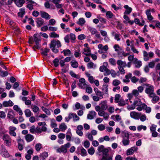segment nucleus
<instances>
[{"label": "nucleus", "mask_w": 160, "mask_h": 160, "mask_svg": "<svg viewBox=\"0 0 160 160\" xmlns=\"http://www.w3.org/2000/svg\"><path fill=\"white\" fill-rule=\"evenodd\" d=\"M121 133L122 138V142L123 145L124 146L128 145L130 143L129 134L126 131H122Z\"/></svg>", "instance_id": "obj_1"}, {"label": "nucleus", "mask_w": 160, "mask_h": 160, "mask_svg": "<svg viewBox=\"0 0 160 160\" xmlns=\"http://www.w3.org/2000/svg\"><path fill=\"white\" fill-rule=\"evenodd\" d=\"M109 150V148H105L102 152V157L101 160H112V155L108 154Z\"/></svg>", "instance_id": "obj_2"}, {"label": "nucleus", "mask_w": 160, "mask_h": 160, "mask_svg": "<svg viewBox=\"0 0 160 160\" xmlns=\"http://www.w3.org/2000/svg\"><path fill=\"white\" fill-rule=\"evenodd\" d=\"M33 40L35 42L36 45L33 47L32 48L34 51L35 49H39L40 48L39 46V42L41 41L40 36L37 34H35L33 35Z\"/></svg>", "instance_id": "obj_3"}, {"label": "nucleus", "mask_w": 160, "mask_h": 160, "mask_svg": "<svg viewBox=\"0 0 160 160\" xmlns=\"http://www.w3.org/2000/svg\"><path fill=\"white\" fill-rule=\"evenodd\" d=\"M142 104L140 99L137 98L135 100L133 104L128 106L127 108L129 110H133L135 108L136 106H141V105H142Z\"/></svg>", "instance_id": "obj_4"}, {"label": "nucleus", "mask_w": 160, "mask_h": 160, "mask_svg": "<svg viewBox=\"0 0 160 160\" xmlns=\"http://www.w3.org/2000/svg\"><path fill=\"white\" fill-rule=\"evenodd\" d=\"M0 154L5 158H8L9 157V153L3 145H1V146Z\"/></svg>", "instance_id": "obj_5"}, {"label": "nucleus", "mask_w": 160, "mask_h": 160, "mask_svg": "<svg viewBox=\"0 0 160 160\" xmlns=\"http://www.w3.org/2000/svg\"><path fill=\"white\" fill-rule=\"evenodd\" d=\"M30 147L28 146L26 148V149L27 150V153L25 154V158L27 160H30L31 158V155L33 153V149L30 148H30Z\"/></svg>", "instance_id": "obj_6"}, {"label": "nucleus", "mask_w": 160, "mask_h": 160, "mask_svg": "<svg viewBox=\"0 0 160 160\" xmlns=\"http://www.w3.org/2000/svg\"><path fill=\"white\" fill-rule=\"evenodd\" d=\"M2 139L6 146H9L11 145V139L8 135H4L2 137Z\"/></svg>", "instance_id": "obj_7"}, {"label": "nucleus", "mask_w": 160, "mask_h": 160, "mask_svg": "<svg viewBox=\"0 0 160 160\" xmlns=\"http://www.w3.org/2000/svg\"><path fill=\"white\" fill-rule=\"evenodd\" d=\"M145 92L148 94L150 97H153L154 95V87L152 85H150L145 90Z\"/></svg>", "instance_id": "obj_8"}, {"label": "nucleus", "mask_w": 160, "mask_h": 160, "mask_svg": "<svg viewBox=\"0 0 160 160\" xmlns=\"http://www.w3.org/2000/svg\"><path fill=\"white\" fill-rule=\"evenodd\" d=\"M61 44L59 40L56 41L53 40L51 41L50 44V48H52V47H56L57 48H59L61 47Z\"/></svg>", "instance_id": "obj_9"}, {"label": "nucleus", "mask_w": 160, "mask_h": 160, "mask_svg": "<svg viewBox=\"0 0 160 160\" xmlns=\"http://www.w3.org/2000/svg\"><path fill=\"white\" fill-rule=\"evenodd\" d=\"M88 29L91 34L92 35H95L96 37L97 38H99L101 37L100 34L99 33L96 28H93L89 27Z\"/></svg>", "instance_id": "obj_10"}, {"label": "nucleus", "mask_w": 160, "mask_h": 160, "mask_svg": "<svg viewBox=\"0 0 160 160\" xmlns=\"http://www.w3.org/2000/svg\"><path fill=\"white\" fill-rule=\"evenodd\" d=\"M28 3L27 5V7L29 9L30 11L33 9V6H35L37 4L36 3L32 0H27Z\"/></svg>", "instance_id": "obj_11"}, {"label": "nucleus", "mask_w": 160, "mask_h": 160, "mask_svg": "<svg viewBox=\"0 0 160 160\" xmlns=\"http://www.w3.org/2000/svg\"><path fill=\"white\" fill-rule=\"evenodd\" d=\"M105 110H101L98 113V115L101 117H103L104 119L107 120L109 117V115L107 112H106L104 111Z\"/></svg>", "instance_id": "obj_12"}, {"label": "nucleus", "mask_w": 160, "mask_h": 160, "mask_svg": "<svg viewBox=\"0 0 160 160\" xmlns=\"http://www.w3.org/2000/svg\"><path fill=\"white\" fill-rule=\"evenodd\" d=\"M141 114V113H138L136 112H132L130 114L131 117L136 120H139Z\"/></svg>", "instance_id": "obj_13"}, {"label": "nucleus", "mask_w": 160, "mask_h": 160, "mask_svg": "<svg viewBox=\"0 0 160 160\" xmlns=\"http://www.w3.org/2000/svg\"><path fill=\"white\" fill-rule=\"evenodd\" d=\"M54 148L56 150V152L58 153H66L67 151V149H66L63 145L61 146L60 148H58L57 147H54Z\"/></svg>", "instance_id": "obj_14"}, {"label": "nucleus", "mask_w": 160, "mask_h": 160, "mask_svg": "<svg viewBox=\"0 0 160 160\" xmlns=\"http://www.w3.org/2000/svg\"><path fill=\"white\" fill-rule=\"evenodd\" d=\"M97 113L94 111H89L87 116L88 119L92 120L93 119L96 117Z\"/></svg>", "instance_id": "obj_15"}, {"label": "nucleus", "mask_w": 160, "mask_h": 160, "mask_svg": "<svg viewBox=\"0 0 160 160\" xmlns=\"http://www.w3.org/2000/svg\"><path fill=\"white\" fill-rule=\"evenodd\" d=\"M79 81V83L78 84V85L81 88H84L87 85L85 83V80L84 78H81Z\"/></svg>", "instance_id": "obj_16"}, {"label": "nucleus", "mask_w": 160, "mask_h": 160, "mask_svg": "<svg viewBox=\"0 0 160 160\" xmlns=\"http://www.w3.org/2000/svg\"><path fill=\"white\" fill-rule=\"evenodd\" d=\"M40 13L41 16L42 18L48 20L50 19L51 18L50 15L45 12L41 11L40 12Z\"/></svg>", "instance_id": "obj_17"}, {"label": "nucleus", "mask_w": 160, "mask_h": 160, "mask_svg": "<svg viewBox=\"0 0 160 160\" xmlns=\"http://www.w3.org/2000/svg\"><path fill=\"white\" fill-rule=\"evenodd\" d=\"M9 134L14 137H15L16 135V133L15 132V131L16 130V128L14 127L10 126L9 128Z\"/></svg>", "instance_id": "obj_18"}, {"label": "nucleus", "mask_w": 160, "mask_h": 160, "mask_svg": "<svg viewBox=\"0 0 160 160\" xmlns=\"http://www.w3.org/2000/svg\"><path fill=\"white\" fill-rule=\"evenodd\" d=\"M100 105L102 110H106L108 108V106L106 101H102Z\"/></svg>", "instance_id": "obj_19"}, {"label": "nucleus", "mask_w": 160, "mask_h": 160, "mask_svg": "<svg viewBox=\"0 0 160 160\" xmlns=\"http://www.w3.org/2000/svg\"><path fill=\"white\" fill-rule=\"evenodd\" d=\"M2 104L4 107H11L13 106L14 104L13 102L10 100L8 101H4L2 102Z\"/></svg>", "instance_id": "obj_20"}, {"label": "nucleus", "mask_w": 160, "mask_h": 160, "mask_svg": "<svg viewBox=\"0 0 160 160\" xmlns=\"http://www.w3.org/2000/svg\"><path fill=\"white\" fill-rule=\"evenodd\" d=\"M124 8L126 10L124 12V14L128 15L130 14L132 12V9L131 8L129 7L128 5H126L124 6Z\"/></svg>", "instance_id": "obj_21"}, {"label": "nucleus", "mask_w": 160, "mask_h": 160, "mask_svg": "<svg viewBox=\"0 0 160 160\" xmlns=\"http://www.w3.org/2000/svg\"><path fill=\"white\" fill-rule=\"evenodd\" d=\"M72 134L71 130L69 128L66 133V139L68 141H70L71 140Z\"/></svg>", "instance_id": "obj_22"}, {"label": "nucleus", "mask_w": 160, "mask_h": 160, "mask_svg": "<svg viewBox=\"0 0 160 160\" xmlns=\"http://www.w3.org/2000/svg\"><path fill=\"white\" fill-rule=\"evenodd\" d=\"M36 23L37 26L40 27L44 23V20L41 18H38L37 19Z\"/></svg>", "instance_id": "obj_23"}, {"label": "nucleus", "mask_w": 160, "mask_h": 160, "mask_svg": "<svg viewBox=\"0 0 160 160\" xmlns=\"http://www.w3.org/2000/svg\"><path fill=\"white\" fill-rule=\"evenodd\" d=\"M108 85L106 84H103L102 88V93L106 94H108Z\"/></svg>", "instance_id": "obj_24"}, {"label": "nucleus", "mask_w": 160, "mask_h": 160, "mask_svg": "<svg viewBox=\"0 0 160 160\" xmlns=\"http://www.w3.org/2000/svg\"><path fill=\"white\" fill-rule=\"evenodd\" d=\"M13 109L18 112L20 115L22 116L23 113L21 108L17 105H15L13 107Z\"/></svg>", "instance_id": "obj_25"}, {"label": "nucleus", "mask_w": 160, "mask_h": 160, "mask_svg": "<svg viewBox=\"0 0 160 160\" xmlns=\"http://www.w3.org/2000/svg\"><path fill=\"white\" fill-rule=\"evenodd\" d=\"M94 91L97 96H99L100 97V98H103V93L101 92L100 91H99L97 88H94Z\"/></svg>", "instance_id": "obj_26"}, {"label": "nucleus", "mask_w": 160, "mask_h": 160, "mask_svg": "<svg viewBox=\"0 0 160 160\" xmlns=\"http://www.w3.org/2000/svg\"><path fill=\"white\" fill-rule=\"evenodd\" d=\"M25 138L27 142H30L34 139V137L31 134H28L25 136Z\"/></svg>", "instance_id": "obj_27"}, {"label": "nucleus", "mask_w": 160, "mask_h": 160, "mask_svg": "<svg viewBox=\"0 0 160 160\" xmlns=\"http://www.w3.org/2000/svg\"><path fill=\"white\" fill-rule=\"evenodd\" d=\"M150 10L148 9L146 11V14L147 16L148 19L149 21H151L153 19V18L151 15Z\"/></svg>", "instance_id": "obj_28"}, {"label": "nucleus", "mask_w": 160, "mask_h": 160, "mask_svg": "<svg viewBox=\"0 0 160 160\" xmlns=\"http://www.w3.org/2000/svg\"><path fill=\"white\" fill-rule=\"evenodd\" d=\"M111 118L113 119L115 121L118 122L120 121L122 119L120 116L118 114L112 116L111 117Z\"/></svg>", "instance_id": "obj_29"}, {"label": "nucleus", "mask_w": 160, "mask_h": 160, "mask_svg": "<svg viewBox=\"0 0 160 160\" xmlns=\"http://www.w3.org/2000/svg\"><path fill=\"white\" fill-rule=\"evenodd\" d=\"M117 64L119 66L125 67L127 66V64L125 62H123L121 60H118L117 61Z\"/></svg>", "instance_id": "obj_30"}, {"label": "nucleus", "mask_w": 160, "mask_h": 160, "mask_svg": "<svg viewBox=\"0 0 160 160\" xmlns=\"http://www.w3.org/2000/svg\"><path fill=\"white\" fill-rule=\"evenodd\" d=\"M25 1L23 0H18L16 1L15 4L18 7H22L25 3Z\"/></svg>", "instance_id": "obj_31"}, {"label": "nucleus", "mask_w": 160, "mask_h": 160, "mask_svg": "<svg viewBox=\"0 0 160 160\" xmlns=\"http://www.w3.org/2000/svg\"><path fill=\"white\" fill-rule=\"evenodd\" d=\"M25 13L24 8H21L20 9V12L18 13V17L22 18Z\"/></svg>", "instance_id": "obj_32"}, {"label": "nucleus", "mask_w": 160, "mask_h": 160, "mask_svg": "<svg viewBox=\"0 0 160 160\" xmlns=\"http://www.w3.org/2000/svg\"><path fill=\"white\" fill-rule=\"evenodd\" d=\"M87 67L88 69H95L96 68L97 65L96 64H94L93 62H91L88 63Z\"/></svg>", "instance_id": "obj_33"}, {"label": "nucleus", "mask_w": 160, "mask_h": 160, "mask_svg": "<svg viewBox=\"0 0 160 160\" xmlns=\"http://www.w3.org/2000/svg\"><path fill=\"white\" fill-rule=\"evenodd\" d=\"M83 51L82 53L84 54L87 56H89L91 55L90 50L89 48H85L83 50Z\"/></svg>", "instance_id": "obj_34"}, {"label": "nucleus", "mask_w": 160, "mask_h": 160, "mask_svg": "<svg viewBox=\"0 0 160 160\" xmlns=\"http://www.w3.org/2000/svg\"><path fill=\"white\" fill-rule=\"evenodd\" d=\"M61 53H63L65 56H70L71 54V52L69 49H65L61 52Z\"/></svg>", "instance_id": "obj_35"}, {"label": "nucleus", "mask_w": 160, "mask_h": 160, "mask_svg": "<svg viewBox=\"0 0 160 160\" xmlns=\"http://www.w3.org/2000/svg\"><path fill=\"white\" fill-rule=\"evenodd\" d=\"M15 114H14L13 112L12 111H10L8 112L7 117L10 119L12 118H14Z\"/></svg>", "instance_id": "obj_36"}, {"label": "nucleus", "mask_w": 160, "mask_h": 160, "mask_svg": "<svg viewBox=\"0 0 160 160\" xmlns=\"http://www.w3.org/2000/svg\"><path fill=\"white\" fill-rule=\"evenodd\" d=\"M59 128L61 131H64L67 128V126L64 123H62L61 124L59 127Z\"/></svg>", "instance_id": "obj_37"}, {"label": "nucleus", "mask_w": 160, "mask_h": 160, "mask_svg": "<svg viewBox=\"0 0 160 160\" xmlns=\"http://www.w3.org/2000/svg\"><path fill=\"white\" fill-rule=\"evenodd\" d=\"M41 50L42 51L41 54L44 56H47V53L50 51V49L47 48H45L44 49H42Z\"/></svg>", "instance_id": "obj_38"}, {"label": "nucleus", "mask_w": 160, "mask_h": 160, "mask_svg": "<svg viewBox=\"0 0 160 160\" xmlns=\"http://www.w3.org/2000/svg\"><path fill=\"white\" fill-rule=\"evenodd\" d=\"M146 107L147 105L143 103L142 104V105H141V106H138V107L136 108V109L138 111H141L142 110H144V109Z\"/></svg>", "instance_id": "obj_39"}, {"label": "nucleus", "mask_w": 160, "mask_h": 160, "mask_svg": "<svg viewBox=\"0 0 160 160\" xmlns=\"http://www.w3.org/2000/svg\"><path fill=\"white\" fill-rule=\"evenodd\" d=\"M24 112L25 115L27 117H30L32 115L31 111L29 109H27L25 110Z\"/></svg>", "instance_id": "obj_40"}, {"label": "nucleus", "mask_w": 160, "mask_h": 160, "mask_svg": "<svg viewBox=\"0 0 160 160\" xmlns=\"http://www.w3.org/2000/svg\"><path fill=\"white\" fill-rule=\"evenodd\" d=\"M118 105L119 106H123L125 105L126 104H128V103L126 102L124 100L122 99L118 101Z\"/></svg>", "instance_id": "obj_41"}, {"label": "nucleus", "mask_w": 160, "mask_h": 160, "mask_svg": "<svg viewBox=\"0 0 160 160\" xmlns=\"http://www.w3.org/2000/svg\"><path fill=\"white\" fill-rule=\"evenodd\" d=\"M41 108L47 115L48 116L51 115L50 111L48 109L45 108L43 106Z\"/></svg>", "instance_id": "obj_42"}, {"label": "nucleus", "mask_w": 160, "mask_h": 160, "mask_svg": "<svg viewBox=\"0 0 160 160\" xmlns=\"http://www.w3.org/2000/svg\"><path fill=\"white\" fill-rule=\"evenodd\" d=\"M143 54L144 60L145 61H148L149 60V57H148V53L146 51H143Z\"/></svg>", "instance_id": "obj_43"}, {"label": "nucleus", "mask_w": 160, "mask_h": 160, "mask_svg": "<svg viewBox=\"0 0 160 160\" xmlns=\"http://www.w3.org/2000/svg\"><path fill=\"white\" fill-rule=\"evenodd\" d=\"M121 82L118 79H114L113 81L112 84L115 86H118V85L120 84Z\"/></svg>", "instance_id": "obj_44"}, {"label": "nucleus", "mask_w": 160, "mask_h": 160, "mask_svg": "<svg viewBox=\"0 0 160 160\" xmlns=\"http://www.w3.org/2000/svg\"><path fill=\"white\" fill-rule=\"evenodd\" d=\"M152 98V103H156V102H158L159 99V97L157 96H155V94L154 95Z\"/></svg>", "instance_id": "obj_45"}, {"label": "nucleus", "mask_w": 160, "mask_h": 160, "mask_svg": "<svg viewBox=\"0 0 160 160\" xmlns=\"http://www.w3.org/2000/svg\"><path fill=\"white\" fill-rule=\"evenodd\" d=\"M85 22V21L83 18H80L79 21L77 22V23L82 26Z\"/></svg>", "instance_id": "obj_46"}, {"label": "nucleus", "mask_w": 160, "mask_h": 160, "mask_svg": "<svg viewBox=\"0 0 160 160\" xmlns=\"http://www.w3.org/2000/svg\"><path fill=\"white\" fill-rule=\"evenodd\" d=\"M71 66L74 68H77L78 67V63L76 61H71Z\"/></svg>", "instance_id": "obj_47"}, {"label": "nucleus", "mask_w": 160, "mask_h": 160, "mask_svg": "<svg viewBox=\"0 0 160 160\" xmlns=\"http://www.w3.org/2000/svg\"><path fill=\"white\" fill-rule=\"evenodd\" d=\"M48 156V153L45 152L41 154L40 157L42 158L43 160H44Z\"/></svg>", "instance_id": "obj_48"}, {"label": "nucleus", "mask_w": 160, "mask_h": 160, "mask_svg": "<svg viewBox=\"0 0 160 160\" xmlns=\"http://www.w3.org/2000/svg\"><path fill=\"white\" fill-rule=\"evenodd\" d=\"M134 22L135 23L139 25V26H142L144 25V21L143 20L142 22L143 23H140V20H139L137 18H135L134 19Z\"/></svg>", "instance_id": "obj_49"}, {"label": "nucleus", "mask_w": 160, "mask_h": 160, "mask_svg": "<svg viewBox=\"0 0 160 160\" xmlns=\"http://www.w3.org/2000/svg\"><path fill=\"white\" fill-rule=\"evenodd\" d=\"M42 148V145L40 143H37L35 146V148L37 151H39Z\"/></svg>", "instance_id": "obj_50"}, {"label": "nucleus", "mask_w": 160, "mask_h": 160, "mask_svg": "<svg viewBox=\"0 0 160 160\" xmlns=\"http://www.w3.org/2000/svg\"><path fill=\"white\" fill-rule=\"evenodd\" d=\"M88 152L89 154L90 155H92L95 152V150L93 147H92L88 150Z\"/></svg>", "instance_id": "obj_51"}, {"label": "nucleus", "mask_w": 160, "mask_h": 160, "mask_svg": "<svg viewBox=\"0 0 160 160\" xmlns=\"http://www.w3.org/2000/svg\"><path fill=\"white\" fill-rule=\"evenodd\" d=\"M114 16L111 11H108L106 13V16L108 18H111Z\"/></svg>", "instance_id": "obj_52"}, {"label": "nucleus", "mask_w": 160, "mask_h": 160, "mask_svg": "<svg viewBox=\"0 0 160 160\" xmlns=\"http://www.w3.org/2000/svg\"><path fill=\"white\" fill-rule=\"evenodd\" d=\"M50 37L53 38H58L59 35L57 34L55 32H52L50 33Z\"/></svg>", "instance_id": "obj_53"}, {"label": "nucleus", "mask_w": 160, "mask_h": 160, "mask_svg": "<svg viewBox=\"0 0 160 160\" xmlns=\"http://www.w3.org/2000/svg\"><path fill=\"white\" fill-rule=\"evenodd\" d=\"M59 62V59L57 58H55L53 61V63L54 66L57 67L58 66V62Z\"/></svg>", "instance_id": "obj_54"}, {"label": "nucleus", "mask_w": 160, "mask_h": 160, "mask_svg": "<svg viewBox=\"0 0 160 160\" xmlns=\"http://www.w3.org/2000/svg\"><path fill=\"white\" fill-rule=\"evenodd\" d=\"M120 97L121 95L119 94H117L115 95L114 102L115 103L118 102Z\"/></svg>", "instance_id": "obj_55"}, {"label": "nucleus", "mask_w": 160, "mask_h": 160, "mask_svg": "<svg viewBox=\"0 0 160 160\" xmlns=\"http://www.w3.org/2000/svg\"><path fill=\"white\" fill-rule=\"evenodd\" d=\"M105 148L104 146L101 145L98 146V150L99 152H102Z\"/></svg>", "instance_id": "obj_56"}, {"label": "nucleus", "mask_w": 160, "mask_h": 160, "mask_svg": "<svg viewBox=\"0 0 160 160\" xmlns=\"http://www.w3.org/2000/svg\"><path fill=\"white\" fill-rule=\"evenodd\" d=\"M32 111L34 113L38 112L39 110V108L36 105H34L32 108Z\"/></svg>", "instance_id": "obj_57"}, {"label": "nucleus", "mask_w": 160, "mask_h": 160, "mask_svg": "<svg viewBox=\"0 0 160 160\" xmlns=\"http://www.w3.org/2000/svg\"><path fill=\"white\" fill-rule=\"evenodd\" d=\"M86 136L88 138L89 140L91 141H92L93 140V137L91 133L88 132L86 134Z\"/></svg>", "instance_id": "obj_58"}, {"label": "nucleus", "mask_w": 160, "mask_h": 160, "mask_svg": "<svg viewBox=\"0 0 160 160\" xmlns=\"http://www.w3.org/2000/svg\"><path fill=\"white\" fill-rule=\"evenodd\" d=\"M98 128L100 131H102L105 129V127L104 125L101 124L98 126Z\"/></svg>", "instance_id": "obj_59"}, {"label": "nucleus", "mask_w": 160, "mask_h": 160, "mask_svg": "<svg viewBox=\"0 0 160 160\" xmlns=\"http://www.w3.org/2000/svg\"><path fill=\"white\" fill-rule=\"evenodd\" d=\"M81 155L82 156H85L87 155L86 150L83 148H82L81 150Z\"/></svg>", "instance_id": "obj_60"}, {"label": "nucleus", "mask_w": 160, "mask_h": 160, "mask_svg": "<svg viewBox=\"0 0 160 160\" xmlns=\"http://www.w3.org/2000/svg\"><path fill=\"white\" fill-rule=\"evenodd\" d=\"M85 87H86V91L87 93L90 94L92 92V89L91 87L88 86L87 85Z\"/></svg>", "instance_id": "obj_61"}, {"label": "nucleus", "mask_w": 160, "mask_h": 160, "mask_svg": "<svg viewBox=\"0 0 160 160\" xmlns=\"http://www.w3.org/2000/svg\"><path fill=\"white\" fill-rule=\"evenodd\" d=\"M74 55L75 56L76 58L78 57L79 58L80 57V56H81V55L80 50H79L78 51H75Z\"/></svg>", "instance_id": "obj_62"}, {"label": "nucleus", "mask_w": 160, "mask_h": 160, "mask_svg": "<svg viewBox=\"0 0 160 160\" xmlns=\"http://www.w3.org/2000/svg\"><path fill=\"white\" fill-rule=\"evenodd\" d=\"M29 131L32 133H34L36 132V129L35 128L34 125H33L30 128Z\"/></svg>", "instance_id": "obj_63"}, {"label": "nucleus", "mask_w": 160, "mask_h": 160, "mask_svg": "<svg viewBox=\"0 0 160 160\" xmlns=\"http://www.w3.org/2000/svg\"><path fill=\"white\" fill-rule=\"evenodd\" d=\"M109 63L112 65H116V61L114 58H110L109 60Z\"/></svg>", "instance_id": "obj_64"}]
</instances>
